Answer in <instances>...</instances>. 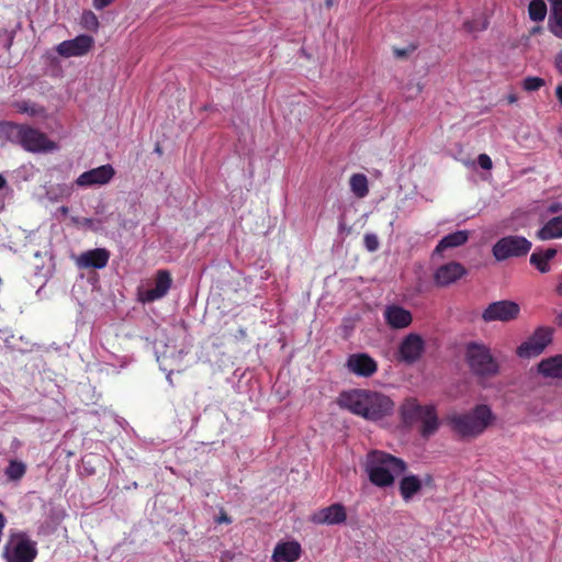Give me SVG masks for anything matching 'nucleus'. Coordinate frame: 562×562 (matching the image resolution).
<instances>
[{"label": "nucleus", "mask_w": 562, "mask_h": 562, "mask_svg": "<svg viewBox=\"0 0 562 562\" xmlns=\"http://www.w3.org/2000/svg\"><path fill=\"white\" fill-rule=\"evenodd\" d=\"M339 405L371 422H378L394 411V402L387 395L363 389L342 393L339 397Z\"/></svg>", "instance_id": "f257e3e1"}, {"label": "nucleus", "mask_w": 562, "mask_h": 562, "mask_svg": "<svg viewBox=\"0 0 562 562\" xmlns=\"http://www.w3.org/2000/svg\"><path fill=\"white\" fill-rule=\"evenodd\" d=\"M407 464L403 459L387 452L373 450L367 454L366 472L370 482L378 487H390L395 476L403 474Z\"/></svg>", "instance_id": "f03ea898"}, {"label": "nucleus", "mask_w": 562, "mask_h": 562, "mask_svg": "<svg viewBox=\"0 0 562 562\" xmlns=\"http://www.w3.org/2000/svg\"><path fill=\"white\" fill-rule=\"evenodd\" d=\"M0 139L16 143L30 153H50L58 149L44 133L27 125L0 122Z\"/></svg>", "instance_id": "7ed1b4c3"}, {"label": "nucleus", "mask_w": 562, "mask_h": 562, "mask_svg": "<svg viewBox=\"0 0 562 562\" xmlns=\"http://www.w3.org/2000/svg\"><path fill=\"white\" fill-rule=\"evenodd\" d=\"M494 420L495 415L486 404H479L470 412L452 413L447 417L452 430L468 438L480 436Z\"/></svg>", "instance_id": "20e7f679"}, {"label": "nucleus", "mask_w": 562, "mask_h": 562, "mask_svg": "<svg viewBox=\"0 0 562 562\" xmlns=\"http://www.w3.org/2000/svg\"><path fill=\"white\" fill-rule=\"evenodd\" d=\"M401 416L405 424L419 422L422 437L429 438L439 428V418L432 404L420 405L416 398H407L401 406Z\"/></svg>", "instance_id": "39448f33"}, {"label": "nucleus", "mask_w": 562, "mask_h": 562, "mask_svg": "<svg viewBox=\"0 0 562 562\" xmlns=\"http://www.w3.org/2000/svg\"><path fill=\"white\" fill-rule=\"evenodd\" d=\"M465 360L471 372L479 378H491L499 371L498 362L484 344L469 342L465 349Z\"/></svg>", "instance_id": "423d86ee"}, {"label": "nucleus", "mask_w": 562, "mask_h": 562, "mask_svg": "<svg viewBox=\"0 0 562 562\" xmlns=\"http://www.w3.org/2000/svg\"><path fill=\"white\" fill-rule=\"evenodd\" d=\"M2 557L5 562H33L37 557V543L24 531L10 535Z\"/></svg>", "instance_id": "0eeeda50"}, {"label": "nucleus", "mask_w": 562, "mask_h": 562, "mask_svg": "<svg viewBox=\"0 0 562 562\" xmlns=\"http://www.w3.org/2000/svg\"><path fill=\"white\" fill-rule=\"evenodd\" d=\"M531 241L520 235H508L498 239L492 252L497 261H504L513 257H524L531 249Z\"/></svg>", "instance_id": "6e6552de"}, {"label": "nucleus", "mask_w": 562, "mask_h": 562, "mask_svg": "<svg viewBox=\"0 0 562 562\" xmlns=\"http://www.w3.org/2000/svg\"><path fill=\"white\" fill-rule=\"evenodd\" d=\"M553 330L550 327L540 326L533 334L517 347V355L520 358H532L543 352L552 341Z\"/></svg>", "instance_id": "1a4fd4ad"}, {"label": "nucleus", "mask_w": 562, "mask_h": 562, "mask_svg": "<svg viewBox=\"0 0 562 562\" xmlns=\"http://www.w3.org/2000/svg\"><path fill=\"white\" fill-rule=\"evenodd\" d=\"M519 313L520 306L518 303L509 300H502L488 304L482 313V318L485 323H507L516 319Z\"/></svg>", "instance_id": "9d476101"}, {"label": "nucleus", "mask_w": 562, "mask_h": 562, "mask_svg": "<svg viewBox=\"0 0 562 562\" xmlns=\"http://www.w3.org/2000/svg\"><path fill=\"white\" fill-rule=\"evenodd\" d=\"M154 288L142 290L138 292V300L142 303H153L165 297L171 285L172 279L168 270H158L155 277Z\"/></svg>", "instance_id": "9b49d317"}, {"label": "nucleus", "mask_w": 562, "mask_h": 562, "mask_svg": "<svg viewBox=\"0 0 562 562\" xmlns=\"http://www.w3.org/2000/svg\"><path fill=\"white\" fill-rule=\"evenodd\" d=\"M115 175L114 168L106 164L100 167L82 172L75 181L80 188H89L92 186H104L109 183Z\"/></svg>", "instance_id": "f8f14e48"}, {"label": "nucleus", "mask_w": 562, "mask_h": 562, "mask_svg": "<svg viewBox=\"0 0 562 562\" xmlns=\"http://www.w3.org/2000/svg\"><path fill=\"white\" fill-rule=\"evenodd\" d=\"M93 43L90 35L81 34L59 43L56 52L63 57H79L86 55L92 48Z\"/></svg>", "instance_id": "ddd939ff"}, {"label": "nucleus", "mask_w": 562, "mask_h": 562, "mask_svg": "<svg viewBox=\"0 0 562 562\" xmlns=\"http://www.w3.org/2000/svg\"><path fill=\"white\" fill-rule=\"evenodd\" d=\"M347 369L357 376L369 378L378 370L376 361L368 353H352L347 358Z\"/></svg>", "instance_id": "4468645a"}, {"label": "nucleus", "mask_w": 562, "mask_h": 562, "mask_svg": "<svg viewBox=\"0 0 562 562\" xmlns=\"http://www.w3.org/2000/svg\"><path fill=\"white\" fill-rule=\"evenodd\" d=\"M347 519L346 508L340 503L324 507L311 516V521L316 525H340Z\"/></svg>", "instance_id": "2eb2a0df"}, {"label": "nucleus", "mask_w": 562, "mask_h": 562, "mask_svg": "<svg viewBox=\"0 0 562 562\" xmlns=\"http://www.w3.org/2000/svg\"><path fill=\"white\" fill-rule=\"evenodd\" d=\"M110 251L105 248H94L81 252L76 263L81 269H103L110 260Z\"/></svg>", "instance_id": "dca6fc26"}, {"label": "nucleus", "mask_w": 562, "mask_h": 562, "mask_svg": "<svg viewBox=\"0 0 562 562\" xmlns=\"http://www.w3.org/2000/svg\"><path fill=\"white\" fill-rule=\"evenodd\" d=\"M383 317L386 325L392 329L407 328L413 322L412 313L397 304L386 305Z\"/></svg>", "instance_id": "f3484780"}, {"label": "nucleus", "mask_w": 562, "mask_h": 562, "mask_svg": "<svg viewBox=\"0 0 562 562\" xmlns=\"http://www.w3.org/2000/svg\"><path fill=\"white\" fill-rule=\"evenodd\" d=\"M425 348V342L417 334L407 335L401 342L398 351L401 359L406 363L417 361Z\"/></svg>", "instance_id": "a211bd4d"}, {"label": "nucleus", "mask_w": 562, "mask_h": 562, "mask_svg": "<svg viewBox=\"0 0 562 562\" xmlns=\"http://www.w3.org/2000/svg\"><path fill=\"white\" fill-rule=\"evenodd\" d=\"M467 274V269L459 262H448L440 266L434 274V281L438 286H448L463 276Z\"/></svg>", "instance_id": "6ab92c4d"}, {"label": "nucleus", "mask_w": 562, "mask_h": 562, "mask_svg": "<svg viewBox=\"0 0 562 562\" xmlns=\"http://www.w3.org/2000/svg\"><path fill=\"white\" fill-rule=\"evenodd\" d=\"M301 555V546L295 542L278 543L273 550V559L278 562H294Z\"/></svg>", "instance_id": "aec40b11"}, {"label": "nucleus", "mask_w": 562, "mask_h": 562, "mask_svg": "<svg viewBox=\"0 0 562 562\" xmlns=\"http://www.w3.org/2000/svg\"><path fill=\"white\" fill-rule=\"evenodd\" d=\"M470 237V233L467 229L457 231L454 233L443 236L437 244L434 252L441 254L446 249L457 248L464 245Z\"/></svg>", "instance_id": "412c9836"}, {"label": "nucleus", "mask_w": 562, "mask_h": 562, "mask_svg": "<svg viewBox=\"0 0 562 562\" xmlns=\"http://www.w3.org/2000/svg\"><path fill=\"white\" fill-rule=\"evenodd\" d=\"M555 256V248L536 249L531 254L529 261L540 273H548L551 270L550 261Z\"/></svg>", "instance_id": "4be33fe9"}, {"label": "nucleus", "mask_w": 562, "mask_h": 562, "mask_svg": "<svg viewBox=\"0 0 562 562\" xmlns=\"http://www.w3.org/2000/svg\"><path fill=\"white\" fill-rule=\"evenodd\" d=\"M398 490L403 501L405 503L411 502L413 497L422 490V482H419V476L415 474L404 475L398 483Z\"/></svg>", "instance_id": "5701e85b"}, {"label": "nucleus", "mask_w": 562, "mask_h": 562, "mask_svg": "<svg viewBox=\"0 0 562 562\" xmlns=\"http://www.w3.org/2000/svg\"><path fill=\"white\" fill-rule=\"evenodd\" d=\"M551 11L548 19V29L557 37L562 40V0H548Z\"/></svg>", "instance_id": "b1692460"}, {"label": "nucleus", "mask_w": 562, "mask_h": 562, "mask_svg": "<svg viewBox=\"0 0 562 562\" xmlns=\"http://www.w3.org/2000/svg\"><path fill=\"white\" fill-rule=\"evenodd\" d=\"M538 371L546 378L562 379V355L541 360Z\"/></svg>", "instance_id": "393cba45"}, {"label": "nucleus", "mask_w": 562, "mask_h": 562, "mask_svg": "<svg viewBox=\"0 0 562 562\" xmlns=\"http://www.w3.org/2000/svg\"><path fill=\"white\" fill-rule=\"evenodd\" d=\"M537 237L540 240H550L562 237V216H555L549 220L538 232Z\"/></svg>", "instance_id": "a878e982"}, {"label": "nucleus", "mask_w": 562, "mask_h": 562, "mask_svg": "<svg viewBox=\"0 0 562 562\" xmlns=\"http://www.w3.org/2000/svg\"><path fill=\"white\" fill-rule=\"evenodd\" d=\"M351 192L359 199H362L369 193L368 178L363 173H355L349 180Z\"/></svg>", "instance_id": "bb28decb"}, {"label": "nucleus", "mask_w": 562, "mask_h": 562, "mask_svg": "<svg viewBox=\"0 0 562 562\" xmlns=\"http://www.w3.org/2000/svg\"><path fill=\"white\" fill-rule=\"evenodd\" d=\"M26 472V465L19 460H10L8 467L4 469V474L9 481H20Z\"/></svg>", "instance_id": "cd10ccee"}, {"label": "nucleus", "mask_w": 562, "mask_h": 562, "mask_svg": "<svg viewBox=\"0 0 562 562\" xmlns=\"http://www.w3.org/2000/svg\"><path fill=\"white\" fill-rule=\"evenodd\" d=\"M548 13L547 4L543 0H531L528 5V14L530 20L540 22L546 19Z\"/></svg>", "instance_id": "c85d7f7f"}, {"label": "nucleus", "mask_w": 562, "mask_h": 562, "mask_svg": "<svg viewBox=\"0 0 562 562\" xmlns=\"http://www.w3.org/2000/svg\"><path fill=\"white\" fill-rule=\"evenodd\" d=\"M74 192V184H57L56 187H52L47 191V196L50 201H58L63 199H68L71 196Z\"/></svg>", "instance_id": "c756f323"}, {"label": "nucleus", "mask_w": 562, "mask_h": 562, "mask_svg": "<svg viewBox=\"0 0 562 562\" xmlns=\"http://www.w3.org/2000/svg\"><path fill=\"white\" fill-rule=\"evenodd\" d=\"M81 25L88 31H98L99 20L92 11H85L81 15Z\"/></svg>", "instance_id": "7c9ffc66"}, {"label": "nucleus", "mask_w": 562, "mask_h": 562, "mask_svg": "<svg viewBox=\"0 0 562 562\" xmlns=\"http://www.w3.org/2000/svg\"><path fill=\"white\" fill-rule=\"evenodd\" d=\"M15 109L20 113H26L29 115H36L40 113L37 105L30 101H21L15 103Z\"/></svg>", "instance_id": "2f4dec72"}, {"label": "nucleus", "mask_w": 562, "mask_h": 562, "mask_svg": "<svg viewBox=\"0 0 562 562\" xmlns=\"http://www.w3.org/2000/svg\"><path fill=\"white\" fill-rule=\"evenodd\" d=\"M544 86V80L540 77H527L524 80L522 87L526 91H537Z\"/></svg>", "instance_id": "473e14b6"}, {"label": "nucleus", "mask_w": 562, "mask_h": 562, "mask_svg": "<svg viewBox=\"0 0 562 562\" xmlns=\"http://www.w3.org/2000/svg\"><path fill=\"white\" fill-rule=\"evenodd\" d=\"M363 244L367 250L373 252L379 249L380 243L379 238L373 233H367L363 237Z\"/></svg>", "instance_id": "72a5a7b5"}, {"label": "nucleus", "mask_w": 562, "mask_h": 562, "mask_svg": "<svg viewBox=\"0 0 562 562\" xmlns=\"http://www.w3.org/2000/svg\"><path fill=\"white\" fill-rule=\"evenodd\" d=\"M477 164L479 166L484 170H491L493 167L492 159L486 154H480L477 157Z\"/></svg>", "instance_id": "f704fd0d"}, {"label": "nucleus", "mask_w": 562, "mask_h": 562, "mask_svg": "<svg viewBox=\"0 0 562 562\" xmlns=\"http://www.w3.org/2000/svg\"><path fill=\"white\" fill-rule=\"evenodd\" d=\"M419 482H422V487L427 486L432 488L435 486L434 476L429 473L425 474L423 477H419Z\"/></svg>", "instance_id": "c9c22d12"}, {"label": "nucleus", "mask_w": 562, "mask_h": 562, "mask_svg": "<svg viewBox=\"0 0 562 562\" xmlns=\"http://www.w3.org/2000/svg\"><path fill=\"white\" fill-rule=\"evenodd\" d=\"M112 2H113V0H93V7L97 10H102L105 7H108L109 4H111Z\"/></svg>", "instance_id": "e433bc0d"}, {"label": "nucleus", "mask_w": 562, "mask_h": 562, "mask_svg": "<svg viewBox=\"0 0 562 562\" xmlns=\"http://www.w3.org/2000/svg\"><path fill=\"white\" fill-rule=\"evenodd\" d=\"M94 222L95 221L92 218L85 217L81 221V225L95 231L98 229V226L94 225Z\"/></svg>", "instance_id": "4c0bfd02"}, {"label": "nucleus", "mask_w": 562, "mask_h": 562, "mask_svg": "<svg viewBox=\"0 0 562 562\" xmlns=\"http://www.w3.org/2000/svg\"><path fill=\"white\" fill-rule=\"evenodd\" d=\"M5 525H7V518H5V516L0 512V542L2 541L3 530H4V528H5Z\"/></svg>", "instance_id": "58836bf2"}, {"label": "nucleus", "mask_w": 562, "mask_h": 562, "mask_svg": "<svg viewBox=\"0 0 562 562\" xmlns=\"http://www.w3.org/2000/svg\"><path fill=\"white\" fill-rule=\"evenodd\" d=\"M555 66L559 70V72L562 74V50H560L558 54H557V57H555Z\"/></svg>", "instance_id": "ea45409f"}, {"label": "nucleus", "mask_w": 562, "mask_h": 562, "mask_svg": "<svg viewBox=\"0 0 562 562\" xmlns=\"http://www.w3.org/2000/svg\"><path fill=\"white\" fill-rule=\"evenodd\" d=\"M552 213H557L562 210V205L560 203H553L548 209Z\"/></svg>", "instance_id": "a19ab883"}, {"label": "nucleus", "mask_w": 562, "mask_h": 562, "mask_svg": "<svg viewBox=\"0 0 562 562\" xmlns=\"http://www.w3.org/2000/svg\"><path fill=\"white\" fill-rule=\"evenodd\" d=\"M555 94H557V98H558L560 104L562 105V85H559L557 87Z\"/></svg>", "instance_id": "79ce46f5"}, {"label": "nucleus", "mask_w": 562, "mask_h": 562, "mask_svg": "<svg viewBox=\"0 0 562 562\" xmlns=\"http://www.w3.org/2000/svg\"><path fill=\"white\" fill-rule=\"evenodd\" d=\"M22 446L21 441L18 438H14L11 442V448L16 450Z\"/></svg>", "instance_id": "37998d69"}, {"label": "nucleus", "mask_w": 562, "mask_h": 562, "mask_svg": "<svg viewBox=\"0 0 562 562\" xmlns=\"http://www.w3.org/2000/svg\"><path fill=\"white\" fill-rule=\"evenodd\" d=\"M58 211H59L63 215H67V214L69 213V209H68V206H65V205L60 206V207L58 209Z\"/></svg>", "instance_id": "c03bdc74"}, {"label": "nucleus", "mask_w": 562, "mask_h": 562, "mask_svg": "<svg viewBox=\"0 0 562 562\" xmlns=\"http://www.w3.org/2000/svg\"><path fill=\"white\" fill-rule=\"evenodd\" d=\"M218 522H231V519L226 515L218 517Z\"/></svg>", "instance_id": "a18cd8bd"}, {"label": "nucleus", "mask_w": 562, "mask_h": 562, "mask_svg": "<svg viewBox=\"0 0 562 562\" xmlns=\"http://www.w3.org/2000/svg\"><path fill=\"white\" fill-rule=\"evenodd\" d=\"M7 186V180L2 175H0V190H2Z\"/></svg>", "instance_id": "49530a36"}, {"label": "nucleus", "mask_w": 562, "mask_h": 562, "mask_svg": "<svg viewBox=\"0 0 562 562\" xmlns=\"http://www.w3.org/2000/svg\"><path fill=\"white\" fill-rule=\"evenodd\" d=\"M557 292L562 295V276L557 286Z\"/></svg>", "instance_id": "de8ad7c7"}, {"label": "nucleus", "mask_w": 562, "mask_h": 562, "mask_svg": "<svg viewBox=\"0 0 562 562\" xmlns=\"http://www.w3.org/2000/svg\"><path fill=\"white\" fill-rule=\"evenodd\" d=\"M464 26H465V29H467L468 31H473V30H474V29H473V26H472V24H471L470 22H465V23H464Z\"/></svg>", "instance_id": "09e8293b"}, {"label": "nucleus", "mask_w": 562, "mask_h": 562, "mask_svg": "<svg viewBox=\"0 0 562 562\" xmlns=\"http://www.w3.org/2000/svg\"><path fill=\"white\" fill-rule=\"evenodd\" d=\"M516 100H517V98L514 94L508 97L509 103H514V102H516Z\"/></svg>", "instance_id": "8fccbe9b"}, {"label": "nucleus", "mask_w": 562, "mask_h": 562, "mask_svg": "<svg viewBox=\"0 0 562 562\" xmlns=\"http://www.w3.org/2000/svg\"><path fill=\"white\" fill-rule=\"evenodd\" d=\"M538 31H539V27H533L532 33L535 34Z\"/></svg>", "instance_id": "3c124183"}, {"label": "nucleus", "mask_w": 562, "mask_h": 562, "mask_svg": "<svg viewBox=\"0 0 562 562\" xmlns=\"http://www.w3.org/2000/svg\"><path fill=\"white\" fill-rule=\"evenodd\" d=\"M396 54L400 55V56L404 55V53L401 52V50H396Z\"/></svg>", "instance_id": "603ef678"}, {"label": "nucleus", "mask_w": 562, "mask_h": 562, "mask_svg": "<svg viewBox=\"0 0 562 562\" xmlns=\"http://www.w3.org/2000/svg\"><path fill=\"white\" fill-rule=\"evenodd\" d=\"M560 324L562 325V314L559 316Z\"/></svg>", "instance_id": "864d4df0"}]
</instances>
